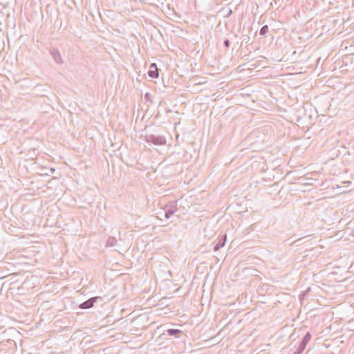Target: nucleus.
<instances>
[{
  "mask_svg": "<svg viewBox=\"0 0 354 354\" xmlns=\"http://www.w3.org/2000/svg\"><path fill=\"white\" fill-rule=\"evenodd\" d=\"M148 75L151 78H156L158 77V70L155 63L150 64L149 70L148 71Z\"/></svg>",
  "mask_w": 354,
  "mask_h": 354,
  "instance_id": "nucleus-7",
  "label": "nucleus"
},
{
  "mask_svg": "<svg viewBox=\"0 0 354 354\" xmlns=\"http://www.w3.org/2000/svg\"><path fill=\"white\" fill-rule=\"evenodd\" d=\"M145 141L155 145H163L166 143V140L163 136L153 134L146 135Z\"/></svg>",
  "mask_w": 354,
  "mask_h": 354,
  "instance_id": "nucleus-1",
  "label": "nucleus"
},
{
  "mask_svg": "<svg viewBox=\"0 0 354 354\" xmlns=\"http://www.w3.org/2000/svg\"><path fill=\"white\" fill-rule=\"evenodd\" d=\"M308 342H307V341L304 340L303 338L301 341V342L299 343V345L298 346V347L300 348V350H305L306 349V345Z\"/></svg>",
  "mask_w": 354,
  "mask_h": 354,
  "instance_id": "nucleus-11",
  "label": "nucleus"
},
{
  "mask_svg": "<svg viewBox=\"0 0 354 354\" xmlns=\"http://www.w3.org/2000/svg\"><path fill=\"white\" fill-rule=\"evenodd\" d=\"M268 26L267 25L261 27L259 31V35L261 36H265L268 32Z\"/></svg>",
  "mask_w": 354,
  "mask_h": 354,
  "instance_id": "nucleus-10",
  "label": "nucleus"
},
{
  "mask_svg": "<svg viewBox=\"0 0 354 354\" xmlns=\"http://www.w3.org/2000/svg\"><path fill=\"white\" fill-rule=\"evenodd\" d=\"M50 54L57 64H62L64 63L61 55L57 49L54 48L50 50Z\"/></svg>",
  "mask_w": 354,
  "mask_h": 354,
  "instance_id": "nucleus-6",
  "label": "nucleus"
},
{
  "mask_svg": "<svg viewBox=\"0 0 354 354\" xmlns=\"http://www.w3.org/2000/svg\"><path fill=\"white\" fill-rule=\"evenodd\" d=\"M177 202L170 201L169 202L164 208L165 217L169 218L173 214L177 212Z\"/></svg>",
  "mask_w": 354,
  "mask_h": 354,
  "instance_id": "nucleus-2",
  "label": "nucleus"
},
{
  "mask_svg": "<svg viewBox=\"0 0 354 354\" xmlns=\"http://www.w3.org/2000/svg\"><path fill=\"white\" fill-rule=\"evenodd\" d=\"M241 42L240 43L239 47H241L243 44H248L250 43V37L248 35H244L241 37Z\"/></svg>",
  "mask_w": 354,
  "mask_h": 354,
  "instance_id": "nucleus-9",
  "label": "nucleus"
},
{
  "mask_svg": "<svg viewBox=\"0 0 354 354\" xmlns=\"http://www.w3.org/2000/svg\"><path fill=\"white\" fill-rule=\"evenodd\" d=\"M117 239L113 236H109L106 241V245L109 247H113L116 245Z\"/></svg>",
  "mask_w": 354,
  "mask_h": 354,
  "instance_id": "nucleus-8",
  "label": "nucleus"
},
{
  "mask_svg": "<svg viewBox=\"0 0 354 354\" xmlns=\"http://www.w3.org/2000/svg\"><path fill=\"white\" fill-rule=\"evenodd\" d=\"M223 44H224V46H225L226 48H230V46L231 42H230V39H225L223 41Z\"/></svg>",
  "mask_w": 354,
  "mask_h": 354,
  "instance_id": "nucleus-13",
  "label": "nucleus"
},
{
  "mask_svg": "<svg viewBox=\"0 0 354 354\" xmlns=\"http://www.w3.org/2000/svg\"><path fill=\"white\" fill-rule=\"evenodd\" d=\"M232 13V11L231 9L229 10L228 15H231Z\"/></svg>",
  "mask_w": 354,
  "mask_h": 354,
  "instance_id": "nucleus-17",
  "label": "nucleus"
},
{
  "mask_svg": "<svg viewBox=\"0 0 354 354\" xmlns=\"http://www.w3.org/2000/svg\"><path fill=\"white\" fill-rule=\"evenodd\" d=\"M51 171L53 173L55 171V169L52 168L51 169Z\"/></svg>",
  "mask_w": 354,
  "mask_h": 354,
  "instance_id": "nucleus-18",
  "label": "nucleus"
},
{
  "mask_svg": "<svg viewBox=\"0 0 354 354\" xmlns=\"http://www.w3.org/2000/svg\"><path fill=\"white\" fill-rule=\"evenodd\" d=\"M98 299L102 300V297H91V298L88 299V300L81 303L79 305V307L81 309H88V308H92L94 306V304Z\"/></svg>",
  "mask_w": 354,
  "mask_h": 354,
  "instance_id": "nucleus-3",
  "label": "nucleus"
},
{
  "mask_svg": "<svg viewBox=\"0 0 354 354\" xmlns=\"http://www.w3.org/2000/svg\"><path fill=\"white\" fill-rule=\"evenodd\" d=\"M183 332L180 329L169 328L164 331L163 335L167 336H174L176 338H179Z\"/></svg>",
  "mask_w": 354,
  "mask_h": 354,
  "instance_id": "nucleus-5",
  "label": "nucleus"
},
{
  "mask_svg": "<svg viewBox=\"0 0 354 354\" xmlns=\"http://www.w3.org/2000/svg\"><path fill=\"white\" fill-rule=\"evenodd\" d=\"M151 96L150 93H146L145 95V97L146 99H149V97Z\"/></svg>",
  "mask_w": 354,
  "mask_h": 354,
  "instance_id": "nucleus-15",
  "label": "nucleus"
},
{
  "mask_svg": "<svg viewBox=\"0 0 354 354\" xmlns=\"http://www.w3.org/2000/svg\"><path fill=\"white\" fill-rule=\"evenodd\" d=\"M226 242V236L225 235L219 236L214 241V249L215 250H218L223 248L225 245Z\"/></svg>",
  "mask_w": 354,
  "mask_h": 354,
  "instance_id": "nucleus-4",
  "label": "nucleus"
},
{
  "mask_svg": "<svg viewBox=\"0 0 354 354\" xmlns=\"http://www.w3.org/2000/svg\"><path fill=\"white\" fill-rule=\"evenodd\" d=\"M239 45H240V44L239 43V41H237V42L234 44V46H238L239 47Z\"/></svg>",
  "mask_w": 354,
  "mask_h": 354,
  "instance_id": "nucleus-16",
  "label": "nucleus"
},
{
  "mask_svg": "<svg viewBox=\"0 0 354 354\" xmlns=\"http://www.w3.org/2000/svg\"><path fill=\"white\" fill-rule=\"evenodd\" d=\"M312 337V335L310 332H307L305 335L303 337V339L306 341H307V342H309V341L310 340Z\"/></svg>",
  "mask_w": 354,
  "mask_h": 354,
  "instance_id": "nucleus-12",
  "label": "nucleus"
},
{
  "mask_svg": "<svg viewBox=\"0 0 354 354\" xmlns=\"http://www.w3.org/2000/svg\"><path fill=\"white\" fill-rule=\"evenodd\" d=\"M308 292V290L306 292H304L302 294H301L299 295L300 299H304L305 298L306 295H307Z\"/></svg>",
  "mask_w": 354,
  "mask_h": 354,
  "instance_id": "nucleus-14",
  "label": "nucleus"
}]
</instances>
